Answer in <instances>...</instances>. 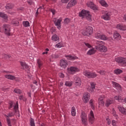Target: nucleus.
<instances>
[{
	"label": "nucleus",
	"instance_id": "b1692460",
	"mask_svg": "<svg viewBox=\"0 0 126 126\" xmlns=\"http://www.w3.org/2000/svg\"><path fill=\"white\" fill-rule=\"evenodd\" d=\"M113 38L114 39H118V40H121V36L119 33L116 32L114 33Z\"/></svg>",
	"mask_w": 126,
	"mask_h": 126
},
{
	"label": "nucleus",
	"instance_id": "0e129e2a",
	"mask_svg": "<svg viewBox=\"0 0 126 126\" xmlns=\"http://www.w3.org/2000/svg\"><path fill=\"white\" fill-rule=\"evenodd\" d=\"M42 55H48V52L46 51L42 53Z\"/></svg>",
	"mask_w": 126,
	"mask_h": 126
},
{
	"label": "nucleus",
	"instance_id": "6e6552de",
	"mask_svg": "<svg viewBox=\"0 0 126 126\" xmlns=\"http://www.w3.org/2000/svg\"><path fill=\"white\" fill-rule=\"evenodd\" d=\"M115 62H117L118 63H126V58L118 57L115 59Z\"/></svg>",
	"mask_w": 126,
	"mask_h": 126
},
{
	"label": "nucleus",
	"instance_id": "c85d7f7f",
	"mask_svg": "<svg viewBox=\"0 0 126 126\" xmlns=\"http://www.w3.org/2000/svg\"><path fill=\"white\" fill-rule=\"evenodd\" d=\"M37 63L38 64V68H41V67L43 65V63L42 62V61H41V59H38L37 60Z\"/></svg>",
	"mask_w": 126,
	"mask_h": 126
},
{
	"label": "nucleus",
	"instance_id": "49530a36",
	"mask_svg": "<svg viewBox=\"0 0 126 126\" xmlns=\"http://www.w3.org/2000/svg\"><path fill=\"white\" fill-rule=\"evenodd\" d=\"M91 88L92 90H94L95 89V85L94 83H91Z\"/></svg>",
	"mask_w": 126,
	"mask_h": 126
},
{
	"label": "nucleus",
	"instance_id": "0eeeda50",
	"mask_svg": "<svg viewBox=\"0 0 126 126\" xmlns=\"http://www.w3.org/2000/svg\"><path fill=\"white\" fill-rule=\"evenodd\" d=\"M96 39H101V40H107V36L102 33H97L95 34Z\"/></svg>",
	"mask_w": 126,
	"mask_h": 126
},
{
	"label": "nucleus",
	"instance_id": "7c9ffc66",
	"mask_svg": "<svg viewBox=\"0 0 126 126\" xmlns=\"http://www.w3.org/2000/svg\"><path fill=\"white\" fill-rule=\"evenodd\" d=\"M30 126H35V120L33 118H31L30 120Z\"/></svg>",
	"mask_w": 126,
	"mask_h": 126
},
{
	"label": "nucleus",
	"instance_id": "bf43d9fd",
	"mask_svg": "<svg viewBox=\"0 0 126 126\" xmlns=\"http://www.w3.org/2000/svg\"><path fill=\"white\" fill-rule=\"evenodd\" d=\"M28 3H29V4H32V0H28Z\"/></svg>",
	"mask_w": 126,
	"mask_h": 126
},
{
	"label": "nucleus",
	"instance_id": "e433bc0d",
	"mask_svg": "<svg viewBox=\"0 0 126 126\" xmlns=\"http://www.w3.org/2000/svg\"><path fill=\"white\" fill-rule=\"evenodd\" d=\"M14 92H15V93H16V94H21L22 91L20 89H15L14 90Z\"/></svg>",
	"mask_w": 126,
	"mask_h": 126
},
{
	"label": "nucleus",
	"instance_id": "774afa93",
	"mask_svg": "<svg viewBox=\"0 0 126 126\" xmlns=\"http://www.w3.org/2000/svg\"><path fill=\"white\" fill-rule=\"evenodd\" d=\"M107 124L108 125H111V121H108Z\"/></svg>",
	"mask_w": 126,
	"mask_h": 126
},
{
	"label": "nucleus",
	"instance_id": "2eb2a0df",
	"mask_svg": "<svg viewBox=\"0 0 126 126\" xmlns=\"http://www.w3.org/2000/svg\"><path fill=\"white\" fill-rule=\"evenodd\" d=\"M77 1L76 0H72L67 4V6L68 7H72V6H74L75 4H76Z\"/></svg>",
	"mask_w": 126,
	"mask_h": 126
},
{
	"label": "nucleus",
	"instance_id": "f257e3e1",
	"mask_svg": "<svg viewBox=\"0 0 126 126\" xmlns=\"http://www.w3.org/2000/svg\"><path fill=\"white\" fill-rule=\"evenodd\" d=\"M95 44V48L97 51H99L101 53H106L108 51V48L104 45V43L103 41H97Z\"/></svg>",
	"mask_w": 126,
	"mask_h": 126
},
{
	"label": "nucleus",
	"instance_id": "9b49d317",
	"mask_svg": "<svg viewBox=\"0 0 126 126\" xmlns=\"http://www.w3.org/2000/svg\"><path fill=\"white\" fill-rule=\"evenodd\" d=\"M90 116L89 117V120L90 123H91V124H93V122H94V113H93V111L91 110L90 111Z\"/></svg>",
	"mask_w": 126,
	"mask_h": 126
},
{
	"label": "nucleus",
	"instance_id": "37998d69",
	"mask_svg": "<svg viewBox=\"0 0 126 126\" xmlns=\"http://www.w3.org/2000/svg\"><path fill=\"white\" fill-rule=\"evenodd\" d=\"M55 47H57L59 48H62L63 47V43H62L61 42H59L55 45Z\"/></svg>",
	"mask_w": 126,
	"mask_h": 126
},
{
	"label": "nucleus",
	"instance_id": "20e7f679",
	"mask_svg": "<svg viewBox=\"0 0 126 126\" xmlns=\"http://www.w3.org/2000/svg\"><path fill=\"white\" fill-rule=\"evenodd\" d=\"M83 74L85 76L88 77V78H95V77H97L96 73L91 72L87 70L84 71Z\"/></svg>",
	"mask_w": 126,
	"mask_h": 126
},
{
	"label": "nucleus",
	"instance_id": "f704fd0d",
	"mask_svg": "<svg viewBox=\"0 0 126 126\" xmlns=\"http://www.w3.org/2000/svg\"><path fill=\"white\" fill-rule=\"evenodd\" d=\"M82 123L83 125L85 126H87V118H82Z\"/></svg>",
	"mask_w": 126,
	"mask_h": 126
},
{
	"label": "nucleus",
	"instance_id": "603ef678",
	"mask_svg": "<svg viewBox=\"0 0 126 126\" xmlns=\"http://www.w3.org/2000/svg\"><path fill=\"white\" fill-rule=\"evenodd\" d=\"M69 0H62V1L63 3H67Z\"/></svg>",
	"mask_w": 126,
	"mask_h": 126
},
{
	"label": "nucleus",
	"instance_id": "f3484780",
	"mask_svg": "<svg viewBox=\"0 0 126 126\" xmlns=\"http://www.w3.org/2000/svg\"><path fill=\"white\" fill-rule=\"evenodd\" d=\"M61 20H56L55 21H54V24H55V26H57L58 29H61Z\"/></svg>",
	"mask_w": 126,
	"mask_h": 126
},
{
	"label": "nucleus",
	"instance_id": "bb28decb",
	"mask_svg": "<svg viewBox=\"0 0 126 126\" xmlns=\"http://www.w3.org/2000/svg\"><path fill=\"white\" fill-rule=\"evenodd\" d=\"M101 18L104 19V20H110V16H109L108 13H106V14L102 16Z\"/></svg>",
	"mask_w": 126,
	"mask_h": 126
},
{
	"label": "nucleus",
	"instance_id": "79ce46f5",
	"mask_svg": "<svg viewBox=\"0 0 126 126\" xmlns=\"http://www.w3.org/2000/svg\"><path fill=\"white\" fill-rule=\"evenodd\" d=\"M70 22V20L68 18H66L64 20V23L65 24H68V23H69Z\"/></svg>",
	"mask_w": 126,
	"mask_h": 126
},
{
	"label": "nucleus",
	"instance_id": "a211bd4d",
	"mask_svg": "<svg viewBox=\"0 0 126 126\" xmlns=\"http://www.w3.org/2000/svg\"><path fill=\"white\" fill-rule=\"evenodd\" d=\"M65 57L67 58V60H69L70 61H74V60H77V59H78L77 57L72 56L71 55H66Z\"/></svg>",
	"mask_w": 126,
	"mask_h": 126
},
{
	"label": "nucleus",
	"instance_id": "a878e982",
	"mask_svg": "<svg viewBox=\"0 0 126 126\" xmlns=\"http://www.w3.org/2000/svg\"><path fill=\"white\" fill-rule=\"evenodd\" d=\"M114 100L108 99L106 100L105 106L106 107H109L111 104H113Z\"/></svg>",
	"mask_w": 126,
	"mask_h": 126
},
{
	"label": "nucleus",
	"instance_id": "f03ea898",
	"mask_svg": "<svg viewBox=\"0 0 126 126\" xmlns=\"http://www.w3.org/2000/svg\"><path fill=\"white\" fill-rule=\"evenodd\" d=\"M82 35L84 36H91L93 34V28L90 26H87L86 27V30H84L82 32Z\"/></svg>",
	"mask_w": 126,
	"mask_h": 126
},
{
	"label": "nucleus",
	"instance_id": "c03bdc74",
	"mask_svg": "<svg viewBox=\"0 0 126 126\" xmlns=\"http://www.w3.org/2000/svg\"><path fill=\"white\" fill-rule=\"evenodd\" d=\"M59 55L56 54H52L51 55L52 59H59Z\"/></svg>",
	"mask_w": 126,
	"mask_h": 126
},
{
	"label": "nucleus",
	"instance_id": "cd10ccee",
	"mask_svg": "<svg viewBox=\"0 0 126 126\" xmlns=\"http://www.w3.org/2000/svg\"><path fill=\"white\" fill-rule=\"evenodd\" d=\"M95 52L96 51H95V50H94V48L91 49L87 52V55H89L90 56H91L92 55H94Z\"/></svg>",
	"mask_w": 126,
	"mask_h": 126
},
{
	"label": "nucleus",
	"instance_id": "c756f323",
	"mask_svg": "<svg viewBox=\"0 0 126 126\" xmlns=\"http://www.w3.org/2000/svg\"><path fill=\"white\" fill-rule=\"evenodd\" d=\"M71 115L73 116V117H75L76 115V112H75V107L74 106H73L71 108Z\"/></svg>",
	"mask_w": 126,
	"mask_h": 126
},
{
	"label": "nucleus",
	"instance_id": "9d476101",
	"mask_svg": "<svg viewBox=\"0 0 126 126\" xmlns=\"http://www.w3.org/2000/svg\"><path fill=\"white\" fill-rule=\"evenodd\" d=\"M87 5L89 7H90L91 8H92V9H93L94 10H98V8H97V7H96V5H95V4H94V3H93V2H88Z\"/></svg>",
	"mask_w": 126,
	"mask_h": 126
},
{
	"label": "nucleus",
	"instance_id": "7ed1b4c3",
	"mask_svg": "<svg viewBox=\"0 0 126 126\" xmlns=\"http://www.w3.org/2000/svg\"><path fill=\"white\" fill-rule=\"evenodd\" d=\"M90 13V12L89 11L82 10L79 13V16L80 17H84V16H86V18L87 19V20H91L92 16Z\"/></svg>",
	"mask_w": 126,
	"mask_h": 126
},
{
	"label": "nucleus",
	"instance_id": "8fccbe9b",
	"mask_svg": "<svg viewBox=\"0 0 126 126\" xmlns=\"http://www.w3.org/2000/svg\"><path fill=\"white\" fill-rule=\"evenodd\" d=\"M13 116H14V115L13 114V113L11 112V113H9L7 115V118H9V117H13Z\"/></svg>",
	"mask_w": 126,
	"mask_h": 126
},
{
	"label": "nucleus",
	"instance_id": "1a4fd4ad",
	"mask_svg": "<svg viewBox=\"0 0 126 126\" xmlns=\"http://www.w3.org/2000/svg\"><path fill=\"white\" fill-rule=\"evenodd\" d=\"M90 97V94L87 93L84 94V97L83 98V100L84 103H88V101H89V97Z\"/></svg>",
	"mask_w": 126,
	"mask_h": 126
},
{
	"label": "nucleus",
	"instance_id": "393cba45",
	"mask_svg": "<svg viewBox=\"0 0 126 126\" xmlns=\"http://www.w3.org/2000/svg\"><path fill=\"white\" fill-rule=\"evenodd\" d=\"M116 27L118 29H119L120 30H126V27L122 24H118Z\"/></svg>",
	"mask_w": 126,
	"mask_h": 126
},
{
	"label": "nucleus",
	"instance_id": "5701e85b",
	"mask_svg": "<svg viewBox=\"0 0 126 126\" xmlns=\"http://www.w3.org/2000/svg\"><path fill=\"white\" fill-rule=\"evenodd\" d=\"M13 4L11 3H9L6 4V6H5L6 9H12L13 8Z\"/></svg>",
	"mask_w": 126,
	"mask_h": 126
},
{
	"label": "nucleus",
	"instance_id": "052dcab7",
	"mask_svg": "<svg viewBox=\"0 0 126 126\" xmlns=\"http://www.w3.org/2000/svg\"><path fill=\"white\" fill-rule=\"evenodd\" d=\"M91 108H92V109L94 110V105H93V103H91Z\"/></svg>",
	"mask_w": 126,
	"mask_h": 126
},
{
	"label": "nucleus",
	"instance_id": "6e6d98bb",
	"mask_svg": "<svg viewBox=\"0 0 126 126\" xmlns=\"http://www.w3.org/2000/svg\"><path fill=\"white\" fill-rule=\"evenodd\" d=\"M60 76L61 77V78H63V77H64V75H63V73H61Z\"/></svg>",
	"mask_w": 126,
	"mask_h": 126
},
{
	"label": "nucleus",
	"instance_id": "a19ab883",
	"mask_svg": "<svg viewBox=\"0 0 126 126\" xmlns=\"http://www.w3.org/2000/svg\"><path fill=\"white\" fill-rule=\"evenodd\" d=\"M9 106L8 107L9 110H10L11 108H13V107H14V106H13V102L10 101H9Z\"/></svg>",
	"mask_w": 126,
	"mask_h": 126
},
{
	"label": "nucleus",
	"instance_id": "72a5a7b5",
	"mask_svg": "<svg viewBox=\"0 0 126 126\" xmlns=\"http://www.w3.org/2000/svg\"><path fill=\"white\" fill-rule=\"evenodd\" d=\"M65 86L71 87V86H72V82L66 81L65 83Z\"/></svg>",
	"mask_w": 126,
	"mask_h": 126
},
{
	"label": "nucleus",
	"instance_id": "680f3d73",
	"mask_svg": "<svg viewBox=\"0 0 126 126\" xmlns=\"http://www.w3.org/2000/svg\"><path fill=\"white\" fill-rule=\"evenodd\" d=\"M119 98H120V96H116L115 97V100H118V101H119Z\"/></svg>",
	"mask_w": 126,
	"mask_h": 126
},
{
	"label": "nucleus",
	"instance_id": "412c9836",
	"mask_svg": "<svg viewBox=\"0 0 126 126\" xmlns=\"http://www.w3.org/2000/svg\"><path fill=\"white\" fill-rule=\"evenodd\" d=\"M21 65L23 67V69H24V67L29 70V66L25 63V62H20Z\"/></svg>",
	"mask_w": 126,
	"mask_h": 126
},
{
	"label": "nucleus",
	"instance_id": "3c124183",
	"mask_svg": "<svg viewBox=\"0 0 126 126\" xmlns=\"http://www.w3.org/2000/svg\"><path fill=\"white\" fill-rule=\"evenodd\" d=\"M99 73L100 74H101V75H105V73H106V72L105 71H103V70H100L99 71Z\"/></svg>",
	"mask_w": 126,
	"mask_h": 126
},
{
	"label": "nucleus",
	"instance_id": "6ab92c4d",
	"mask_svg": "<svg viewBox=\"0 0 126 126\" xmlns=\"http://www.w3.org/2000/svg\"><path fill=\"white\" fill-rule=\"evenodd\" d=\"M98 105L100 106H104V101L103 100V96H100L99 98H98Z\"/></svg>",
	"mask_w": 126,
	"mask_h": 126
},
{
	"label": "nucleus",
	"instance_id": "69168bd1",
	"mask_svg": "<svg viewBox=\"0 0 126 126\" xmlns=\"http://www.w3.org/2000/svg\"><path fill=\"white\" fill-rule=\"evenodd\" d=\"M19 99L20 100H22L23 99V95L20 96Z\"/></svg>",
	"mask_w": 126,
	"mask_h": 126
},
{
	"label": "nucleus",
	"instance_id": "09e8293b",
	"mask_svg": "<svg viewBox=\"0 0 126 126\" xmlns=\"http://www.w3.org/2000/svg\"><path fill=\"white\" fill-rule=\"evenodd\" d=\"M10 58H11V56H9V55L6 54L4 55V59L5 60H7V59H10Z\"/></svg>",
	"mask_w": 126,
	"mask_h": 126
},
{
	"label": "nucleus",
	"instance_id": "864d4df0",
	"mask_svg": "<svg viewBox=\"0 0 126 126\" xmlns=\"http://www.w3.org/2000/svg\"><path fill=\"white\" fill-rule=\"evenodd\" d=\"M85 45L88 47V48H91V45L89 43H85Z\"/></svg>",
	"mask_w": 126,
	"mask_h": 126
},
{
	"label": "nucleus",
	"instance_id": "dca6fc26",
	"mask_svg": "<svg viewBox=\"0 0 126 126\" xmlns=\"http://www.w3.org/2000/svg\"><path fill=\"white\" fill-rule=\"evenodd\" d=\"M15 113H18V117L19 118L20 117V114H19V111H18V102H17L16 103V104L14 105V107L13 108Z\"/></svg>",
	"mask_w": 126,
	"mask_h": 126
},
{
	"label": "nucleus",
	"instance_id": "39448f33",
	"mask_svg": "<svg viewBox=\"0 0 126 126\" xmlns=\"http://www.w3.org/2000/svg\"><path fill=\"white\" fill-rule=\"evenodd\" d=\"M3 30L4 31V33L5 35H7V36H10V26L8 25H3Z\"/></svg>",
	"mask_w": 126,
	"mask_h": 126
},
{
	"label": "nucleus",
	"instance_id": "4468645a",
	"mask_svg": "<svg viewBox=\"0 0 126 126\" xmlns=\"http://www.w3.org/2000/svg\"><path fill=\"white\" fill-rule=\"evenodd\" d=\"M67 70L71 72H76V71H78L79 69L76 67L71 66L69 68H67Z\"/></svg>",
	"mask_w": 126,
	"mask_h": 126
},
{
	"label": "nucleus",
	"instance_id": "5fc2aeb1",
	"mask_svg": "<svg viewBox=\"0 0 126 126\" xmlns=\"http://www.w3.org/2000/svg\"><path fill=\"white\" fill-rule=\"evenodd\" d=\"M112 126H116V121L112 120Z\"/></svg>",
	"mask_w": 126,
	"mask_h": 126
},
{
	"label": "nucleus",
	"instance_id": "aec40b11",
	"mask_svg": "<svg viewBox=\"0 0 126 126\" xmlns=\"http://www.w3.org/2000/svg\"><path fill=\"white\" fill-rule=\"evenodd\" d=\"M112 83L114 86L117 88V89H118V90H122V86H121L118 83L112 82Z\"/></svg>",
	"mask_w": 126,
	"mask_h": 126
},
{
	"label": "nucleus",
	"instance_id": "338daca9",
	"mask_svg": "<svg viewBox=\"0 0 126 126\" xmlns=\"http://www.w3.org/2000/svg\"><path fill=\"white\" fill-rule=\"evenodd\" d=\"M90 104L93 103V100H92V99H91V100H90Z\"/></svg>",
	"mask_w": 126,
	"mask_h": 126
},
{
	"label": "nucleus",
	"instance_id": "de8ad7c7",
	"mask_svg": "<svg viewBox=\"0 0 126 126\" xmlns=\"http://www.w3.org/2000/svg\"><path fill=\"white\" fill-rule=\"evenodd\" d=\"M49 11L52 12L53 15H55V14H56V10L54 9H50Z\"/></svg>",
	"mask_w": 126,
	"mask_h": 126
},
{
	"label": "nucleus",
	"instance_id": "e2e57ef3",
	"mask_svg": "<svg viewBox=\"0 0 126 126\" xmlns=\"http://www.w3.org/2000/svg\"><path fill=\"white\" fill-rule=\"evenodd\" d=\"M28 95L29 97H31V92H28Z\"/></svg>",
	"mask_w": 126,
	"mask_h": 126
},
{
	"label": "nucleus",
	"instance_id": "473e14b6",
	"mask_svg": "<svg viewBox=\"0 0 126 126\" xmlns=\"http://www.w3.org/2000/svg\"><path fill=\"white\" fill-rule=\"evenodd\" d=\"M123 70L120 69H117L114 70V73L115 74H121V73H122Z\"/></svg>",
	"mask_w": 126,
	"mask_h": 126
},
{
	"label": "nucleus",
	"instance_id": "4c0bfd02",
	"mask_svg": "<svg viewBox=\"0 0 126 126\" xmlns=\"http://www.w3.org/2000/svg\"><path fill=\"white\" fill-rule=\"evenodd\" d=\"M23 24L24 27H29L30 26V23L28 21L23 22Z\"/></svg>",
	"mask_w": 126,
	"mask_h": 126
},
{
	"label": "nucleus",
	"instance_id": "13d9d810",
	"mask_svg": "<svg viewBox=\"0 0 126 126\" xmlns=\"http://www.w3.org/2000/svg\"><path fill=\"white\" fill-rule=\"evenodd\" d=\"M123 100H124L123 99V97H122V96H119L118 101H119L120 102H122V101H123Z\"/></svg>",
	"mask_w": 126,
	"mask_h": 126
},
{
	"label": "nucleus",
	"instance_id": "423d86ee",
	"mask_svg": "<svg viewBox=\"0 0 126 126\" xmlns=\"http://www.w3.org/2000/svg\"><path fill=\"white\" fill-rule=\"evenodd\" d=\"M67 61L65 60H61L60 61V66H61V68L62 69H65L66 67H67Z\"/></svg>",
	"mask_w": 126,
	"mask_h": 126
},
{
	"label": "nucleus",
	"instance_id": "4be33fe9",
	"mask_svg": "<svg viewBox=\"0 0 126 126\" xmlns=\"http://www.w3.org/2000/svg\"><path fill=\"white\" fill-rule=\"evenodd\" d=\"M99 3L101 4V5H102V6H104V7H108V6H109V5H108V4L107 3V2H106V1L104 0H101L99 1Z\"/></svg>",
	"mask_w": 126,
	"mask_h": 126
},
{
	"label": "nucleus",
	"instance_id": "ddd939ff",
	"mask_svg": "<svg viewBox=\"0 0 126 126\" xmlns=\"http://www.w3.org/2000/svg\"><path fill=\"white\" fill-rule=\"evenodd\" d=\"M5 78H7V79H10V80H14V79L16 80V81H18V79H16L15 76L11 75H5Z\"/></svg>",
	"mask_w": 126,
	"mask_h": 126
},
{
	"label": "nucleus",
	"instance_id": "c9c22d12",
	"mask_svg": "<svg viewBox=\"0 0 126 126\" xmlns=\"http://www.w3.org/2000/svg\"><path fill=\"white\" fill-rule=\"evenodd\" d=\"M59 38L58 36V35H57V34H55L52 36V40L53 41H58V40H59Z\"/></svg>",
	"mask_w": 126,
	"mask_h": 126
},
{
	"label": "nucleus",
	"instance_id": "2f4dec72",
	"mask_svg": "<svg viewBox=\"0 0 126 126\" xmlns=\"http://www.w3.org/2000/svg\"><path fill=\"white\" fill-rule=\"evenodd\" d=\"M0 17H1L3 19H7V16L4 13L0 12Z\"/></svg>",
	"mask_w": 126,
	"mask_h": 126
},
{
	"label": "nucleus",
	"instance_id": "ea45409f",
	"mask_svg": "<svg viewBox=\"0 0 126 126\" xmlns=\"http://www.w3.org/2000/svg\"><path fill=\"white\" fill-rule=\"evenodd\" d=\"M12 24L14 25V26H18V25H19V22L18 21H12Z\"/></svg>",
	"mask_w": 126,
	"mask_h": 126
},
{
	"label": "nucleus",
	"instance_id": "58836bf2",
	"mask_svg": "<svg viewBox=\"0 0 126 126\" xmlns=\"http://www.w3.org/2000/svg\"><path fill=\"white\" fill-rule=\"evenodd\" d=\"M81 119H87V116L85 113L82 112L81 113Z\"/></svg>",
	"mask_w": 126,
	"mask_h": 126
},
{
	"label": "nucleus",
	"instance_id": "a18cd8bd",
	"mask_svg": "<svg viewBox=\"0 0 126 126\" xmlns=\"http://www.w3.org/2000/svg\"><path fill=\"white\" fill-rule=\"evenodd\" d=\"M7 123L8 126H11V122H10V119L6 118Z\"/></svg>",
	"mask_w": 126,
	"mask_h": 126
},
{
	"label": "nucleus",
	"instance_id": "f8f14e48",
	"mask_svg": "<svg viewBox=\"0 0 126 126\" xmlns=\"http://www.w3.org/2000/svg\"><path fill=\"white\" fill-rule=\"evenodd\" d=\"M75 85H78L80 86L81 85V79L78 77H75L74 78Z\"/></svg>",
	"mask_w": 126,
	"mask_h": 126
},
{
	"label": "nucleus",
	"instance_id": "4d7b16f0",
	"mask_svg": "<svg viewBox=\"0 0 126 126\" xmlns=\"http://www.w3.org/2000/svg\"><path fill=\"white\" fill-rule=\"evenodd\" d=\"M38 10H39V8H37V11H36V12L35 13V16H36V17H37L38 14H39V12H38Z\"/></svg>",
	"mask_w": 126,
	"mask_h": 126
}]
</instances>
